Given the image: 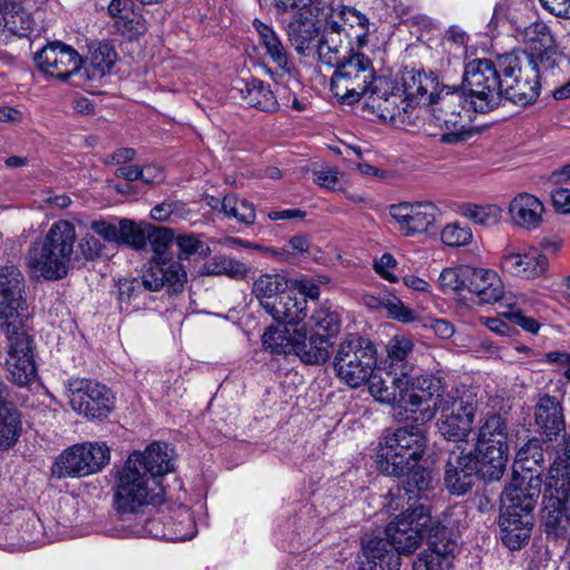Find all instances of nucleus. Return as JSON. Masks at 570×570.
Segmentation results:
<instances>
[{"instance_id": "obj_14", "label": "nucleus", "mask_w": 570, "mask_h": 570, "mask_svg": "<svg viewBox=\"0 0 570 570\" xmlns=\"http://www.w3.org/2000/svg\"><path fill=\"white\" fill-rule=\"evenodd\" d=\"M69 392L72 410L87 419H106L115 407L111 390L96 381L75 379L69 382Z\"/></svg>"}, {"instance_id": "obj_48", "label": "nucleus", "mask_w": 570, "mask_h": 570, "mask_svg": "<svg viewBox=\"0 0 570 570\" xmlns=\"http://www.w3.org/2000/svg\"><path fill=\"white\" fill-rule=\"evenodd\" d=\"M248 272L249 268L244 263L224 255L212 257L202 267L203 275H226L234 279H245Z\"/></svg>"}, {"instance_id": "obj_12", "label": "nucleus", "mask_w": 570, "mask_h": 570, "mask_svg": "<svg viewBox=\"0 0 570 570\" xmlns=\"http://www.w3.org/2000/svg\"><path fill=\"white\" fill-rule=\"evenodd\" d=\"M110 451L104 442H85L65 450L51 469L53 476L82 478L95 474L109 463Z\"/></svg>"}, {"instance_id": "obj_6", "label": "nucleus", "mask_w": 570, "mask_h": 570, "mask_svg": "<svg viewBox=\"0 0 570 570\" xmlns=\"http://www.w3.org/2000/svg\"><path fill=\"white\" fill-rule=\"evenodd\" d=\"M501 59H473L465 65L463 85L471 96L475 111L487 114L497 109L502 102L503 76Z\"/></svg>"}, {"instance_id": "obj_47", "label": "nucleus", "mask_w": 570, "mask_h": 570, "mask_svg": "<svg viewBox=\"0 0 570 570\" xmlns=\"http://www.w3.org/2000/svg\"><path fill=\"white\" fill-rule=\"evenodd\" d=\"M549 488L554 491V494L549 498L542 514L548 534L557 532L564 515L567 519H570V500L566 499L563 493L559 492L556 487Z\"/></svg>"}, {"instance_id": "obj_46", "label": "nucleus", "mask_w": 570, "mask_h": 570, "mask_svg": "<svg viewBox=\"0 0 570 570\" xmlns=\"http://www.w3.org/2000/svg\"><path fill=\"white\" fill-rule=\"evenodd\" d=\"M543 461L542 442L539 439H531L517 452L513 470L520 473H539L541 476Z\"/></svg>"}, {"instance_id": "obj_49", "label": "nucleus", "mask_w": 570, "mask_h": 570, "mask_svg": "<svg viewBox=\"0 0 570 570\" xmlns=\"http://www.w3.org/2000/svg\"><path fill=\"white\" fill-rule=\"evenodd\" d=\"M132 7V0H111L108 7L109 14L115 19L117 32L128 38L138 33L139 22L130 18Z\"/></svg>"}, {"instance_id": "obj_56", "label": "nucleus", "mask_w": 570, "mask_h": 570, "mask_svg": "<svg viewBox=\"0 0 570 570\" xmlns=\"http://www.w3.org/2000/svg\"><path fill=\"white\" fill-rule=\"evenodd\" d=\"M104 247L100 240L92 234H85L78 243L79 253L75 252L73 254V264L82 265L97 259L101 255Z\"/></svg>"}, {"instance_id": "obj_50", "label": "nucleus", "mask_w": 570, "mask_h": 570, "mask_svg": "<svg viewBox=\"0 0 570 570\" xmlns=\"http://www.w3.org/2000/svg\"><path fill=\"white\" fill-rule=\"evenodd\" d=\"M223 214L226 217L235 218L238 223L247 226L253 225L256 219V210L254 204L234 194L225 196Z\"/></svg>"}, {"instance_id": "obj_33", "label": "nucleus", "mask_w": 570, "mask_h": 570, "mask_svg": "<svg viewBox=\"0 0 570 570\" xmlns=\"http://www.w3.org/2000/svg\"><path fill=\"white\" fill-rule=\"evenodd\" d=\"M509 448L494 445L478 446L473 452L478 475L489 481H498L505 471Z\"/></svg>"}, {"instance_id": "obj_9", "label": "nucleus", "mask_w": 570, "mask_h": 570, "mask_svg": "<svg viewBox=\"0 0 570 570\" xmlns=\"http://www.w3.org/2000/svg\"><path fill=\"white\" fill-rule=\"evenodd\" d=\"M154 238L156 257H154L141 272L142 287L150 292H157L164 287L173 292H180L187 281L184 266L173 259L163 257L167 243L173 239V232L168 228H157L149 235Z\"/></svg>"}, {"instance_id": "obj_27", "label": "nucleus", "mask_w": 570, "mask_h": 570, "mask_svg": "<svg viewBox=\"0 0 570 570\" xmlns=\"http://www.w3.org/2000/svg\"><path fill=\"white\" fill-rule=\"evenodd\" d=\"M534 423L549 440L557 438L566 428L561 402L549 394L540 396L534 406Z\"/></svg>"}, {"instance_id": "obj_4", "label": "nucleus", "mask_w": 570, "mask_h": 570, "mask_svg": "<svg viewBox=\"0 0 570 570\" xmlns=\"http://www.w3.org/2000/svg\"><path fill=\"white\" fill-rule=\"evenodd\" d=\"M422 423L384 432L376 450V464L385 475L402 478L425 453L428 440Z\"/></svg>"}, {"instance_id": "obj_37", "label": "nucleus", "mask_w": 570, "mask_h": 570, "mask_svg": "<svg viewBox=\"0 0 570 570\" xmlns=\"http://www.w3.org/2000/svg\"><path fill=\"white\" fill-rule=\"evenodd\" d=\"M267 314L279 323L298 324L306 317V301L303 295H296L294 289H287Z\"/></svg>"}, {"instance_id": "obj_45", "label": "nucleus", "mask_w": 570, "mask_h": 570, "mask_svg": "<svg viewBox=\"0 0 570 570\" xmlns=\"http://www.w3.org/2000/svg\"><path fill=\"white\" fill-rule=\"evenodd\" d=\"M508 435L507 421L501 415L493 414L487 417L480 426L476 445L480 448L487 445L509 448Z\"/></svg>"}, {"instance_id": "obj_15", "label": "nucleus", "mask_w": 570, "mask_h": 570, "mask_svg": "<svg viewBox=\"0 0 570 570\" xmlns=\"http://www.w3.org/2000/svg\"><path fill=\"white\" fill-rule=\"evenodd\" d=\"M23 275L14 265L0 271V327H24L26 302L22 298Z\"/></svg>"}, {"instance_id": "obj_32", "label": "nucleus", "mask_w": 570, "mask_h": 570, "mask_svg": "<svg viewBox=\"0 0 570 570\" xmlns=\"http://www.w3.org/2000/svg\"><path fill=\"white\" fill-rule=\"evenodd\" d=\"M543 212L542 203L527 193L515 196L509 206L513 224L525 229H537L542 223Z\"/></svg>"}, {"instance_id": "obj_8", "label": "nucleus", "mask_w": 570, "mask_h": 570, "mask_svg": "<svg viewBox=\"0 0 570 570\" xmlns=\"http://www.w3.org/2000/svg\"><path fill=\"white\" fill-rule=\"evenodd\" d=\"M503 76L502 99L519 106H528L537 101L541 82L538 63L531 58L507 55L501 59Z\"/></svg>"}, {"instance_id": "obj_11", "label": "nucleus", "mask_w": 570, "mask_h": 570, "mask_svg": "<svg viewBox=\"0 0 570 570\" xmlns=\"http://www.w3.org/2000/svg\"><path fill=\"white\" fill-rule=\"evenodd\" d=\"M476 407V395L470 390H455L446 394L439 406L441 413L438 423L440 433L450 441L465 440L472 431Z\"/></svg>"}, {"instance_id": "obj_34", "label": "nucleus", "mask_w": 570, "mask_h": 570, "mask_svg": "<svg viewBox=\"0 0 570 570\" xmlns=\"http://www.w3.org/2000/svg\"><path fill=\"white\" fill-rule=\"evenodd\" d=\"M332 343L325 335L316 333L307 337L306 331L299 328L296 333L294 354L306 364L325 363L331 355Z\"/></svg>"}, {"instance_id": "obj_7", "label": "nucleus", "mask_w": 570, "mask_h": 570, "mask_svg": "<svg viewBox=\"0 0 570 570\" xmlns=\"http://www.w3.org/2000/svg\"><path fill=\"white\" fill-rule=\"evenodd\" d=\"M337 377L351 387L367 382L376 366V350L370 340L348 334L338 345L334 362Z\"/></svg>"}, {"instance_id": "obj_16", "label": "nucleus", "mask_w": 570, "mask_h": 570, "mask_svg": "<svg viewBox=\"0 0 570 570\" xmlns=\"http://www.w3.org/2000/svg\"><path fill=\"white\" fill-rule=\"evenodd\" d=\"M24 327H0L9 342L8 357L6 360L9 379L19 386H27L37 377V368L32 353V341L24 332Z\"/></svg>"}, {"instance_id": "obj_61", "label": "nucleus", "mask_w": 570, "mask_h": 570, "mask_svg": "<svg viewBox=\"0 0 570 570\" xmlns=\"http://www.w3.org/2000/svg\"><path fill=\"white\" fill-rule=\"evenodd\" d=\"M528 57V55H525ZM561 52L558 50L557 43H552L550 47H544L543 50H539L529 58H531L535 63H538V71L542 70H551L559 65L561 59Z\"/></svg>"}, {"instance_id": "obj_39", "label": "nucleus", "mask_w": 570, "mask_h": 570, "mask_svg": "<svg viewBox=\"0 0 570 570\" xmlns=\"http://www.w3.org/2000/svg\"><path fill=\"white\" fill-rule=\"evenodd\" d=\"M287 289L288 281L285 276L281 274H263L254 281L252 294L267 313Z\"/></svg>"}, {"instance_id": "obj_21", "label": "nucleus", "mask_w": 570, "mask_h": 570, "mask_svg": "<svg viewBox=\"0 0 570 570\" xmlns=\"http://www.w3.org/2000/svg\"><path fill=\"white\" fill-rule=\"evenodd\" d=\"M367 105L381 119L393 124H404L412 110L401 89L382 91L376 83L367 97Z\"/></svg>"}, {"instance_id": "obj_28", "label": "nucleus", "mask_w": 570, "mask_h": 570, "mask_svg": "<svg viewBox=\"0 0 570 570\" xmlns=\"http://www.w3.org/2000/svg\"><path fill=\"white\" fill-rule=\"evenodd\" d=\"M499 524L504 546L510 550H518L523 547L530 538L533 525V514L501 510Z\"/></svg>"}, {"instance_id": "obj_43", "label": "nucleus", "mask_w": 570, "mask_h": 570, "mask_svg": "<svg viewBox=\"0 0 570 570\" xmlns=\"http://www.w3.org/2000/svg\"><path fill=\"white\" fill-rule=\"evenodd\" d=\"M298 330L287 326H269L262 336L264 348L272 354H294Z\"/></svg>"}, {"instance_id": "obj_1", "label": "nucleus", "mask_w": 570, "mask_h": 570, "mask_svg": "<svg viewBox=\"0 0 570 570\" xmlns=\"http://www.w3.org/2000/svg\"><path fill=\"white\" fill-rule=\"evenodd\" d=\"M385 538L362 539V556L355 570H400V554L413 553L428 538L429 548L413 563V570H449L459 544L451 530L439 524L429 507L420 504L406 510L384 531Z\"/></svg>"}, {"instance_id": "obj_52", "label": "nucleus", "mask_w": 570, "mask_h": 570, "mask_svg": "<svg viewBox=\"0 0 570 570\" xmlns=\"http://www.w3.org/2000/svg\"><path fill=\"white\" fill-rule=\"evenodd\" d=\"M522 36L524 43L533 53L556 43L550 28L543 21L539 20L527 26Z\"/></svg>"}, {"instance_id": "obj_55", "label": "nucleus", "mask_w": 570, "mask_h": 570, "mask_svg": "<svg viewBox=\"0 0 570 570\" xmlns=\"http://www.w3.org/2000/svg\"><path fill=\"white\" fill-rule=\"evenodd\" d=\"M470 265H460L445 268L439 276V284L444 292H458L466 289Z\"/></svg>"}, {"instance_id": "obj_13", "label": "nucleus", "mask_w": 570, "mask_h": 570, "mask_svg": "<svg viewBox=\"0 0 570 570\" xmlns=\"http://www.w3.org/2000/svg\"><path fill=\"white\" fill-rule=\"evenodd\" d=\"M403 411L410 413L405 419L415 423L431 421L445 399L444 386L440 377L425 374L416 377L406 376Z\"/></svg>"}, {"instance_id": "obj_30", "label": "nucleus", "mask_w": 570, "mask_h": 570, "mask_svg": "<svg viewBox=\"0 0 570 570\" xmlns=\"http://www.w3.org/2000/svg\"><path fill=\"white\" fill-rule=\"evenodd\" d=\"M33 19L21 2L0 0V36L4 32L17 37H26L32 30Z\"/></svg>"}, {"instance_id": "obj_25", "label": "nucleus", "mask_w": 570, "mask_h": 570, "mask_svg": "<svg viewBox=\"0 0 570 570\" xmlns=\"http://www.w3.org/2000/svg\"><path fill=\"white\" fill-rule=\"evenodd\" d=\"M502 266L512 275L532 279L542 276L549 266L547 256L535 247L522 253H510L502 257Z\"/></svg>"}, {"instance_id": "obj_38", "label": "nucleus", "mask_w": 570, "mask_h": 570, "mask_svg": "<svg viewBox=\"0 0 570 570\" xmlns=\"http://www.w3.org/2000/svg\"><path fill=\"white\" fill-rule=\"evenodd\" d=\"M243 100L250 107L257 108L265 112H275L279 108L276 94L272 90L269 83L263 80L252 78L244 82L239 88Z\"/></svg>"}, {"instance_id": "obj_24", "label": "nucleus", "mask_w": 570, "mask_h": 570, "mask_svg": "<svg viewBox=\"0 0 570 570\" xmlns=\"http://www.w3.org/2000/svg\"><path fill=\"white\" fill-rule=\"evenodd\" d=\"M406 384V377L386 370L385 377L372 374L368 391L379 402L393 406L395 416H401Z\"/></svg>"}, {"instance_id": "obj_3", "label": "nucleus", "mask_w": 570, "mask_h": 570, "mask_svg": "<svg viewBox=\"0 0 570 570\" xmlns=\"http://www.w3.org/2000/svg\"><path fill=\"white\" fill-rule=\"evenodd\" d=\"M76 228L69 220H58L28 252V266L48 281L63 278L73 264Z\"/></svg>"}, {"instance_id": "obj_17", "label": "nucleus", "mask_w": 570, "mask_h": 570, "mask_svg": "<svg viewBox=\"0 0 570 570\" xmlns=\"http://www.w3.org/2000/svg\"><path fill=\"white\" fill-rule=\"evenodd\" d=\"M35 62L45 75L66 81L80 71L83 60L71 46L55 41L35 55Z\"/></svg>"}, {"instance_id": "obj_44", "label": "nucleus", "mask_w": 570, "mask_h": 570, "mask_svg": "<svg viewBox=\"0 0 570 570\" xmlns=\"http://www.w3.org/2000/svg\"><path fill=\"white\" fill-rule=\"evenodd\" d=\"M254 26L271 60L283 70H288V53L275 30L259 21H255Z\"/></svg>"}, {"instance_id": "obj_10", "label": "nucleus", "mask_w": 570, "mask_h": 570, "mask_svg": "<svg viewBox=\"0 0 570 570\" xmlns=\"http://www.w3.org/2000/svg\"><path fill=\"white\" fill-rule=\"evenodd\" d=\"M334 66L336 70L331 79V90L343 102L358 101L371 92V86L376 82L372 61L364 53H352Z\"/></svg>"}, {"instance_id": "obj_58", "label": "nucleus", "mask_w": 570, "mask_h": 570, "mask_svg": "<svg viewBox=\"0 0 570 570\" xmlns=\"http://www.w3.org/2000/svg\"><path fill=\"white\" fill-rule=\"evenodd\" d=\"M142 287L137 278H121L116 283V297L120 311L127 309L130 302L136 298Z\"/></svg>"}, {"instance_id": "obj_29", "label": "nucleus", "mask_w": 570, "mask_h": 570, "mask_svg": "<svg viewBox=\"0 0 570 570\" xmlns=\"http://www.w3.org/2000/svg\"><path fill=\"white\" fill-rule=\"evenodd\" d=\"M327 16L341 24L345 38H354L358 47H363L370 33L368 18L353 7L340 6L332 8Z\"/></svg>"}, {"instance_id": "obj_20", "label": "nucleus", "mask_w": 570, "mask_h": 570, "mask_svg": "<svg viewBox=\"0 0 570 570\" xmlns=\"http://www.w3.org/2000/svg\"><path fill=\"white\" fill-rule=\"evenodd\" d=\"M90 229L109 243L128 245L137 250L144 249L149 235L146 230L130 219L92 220Z\"/></svg>"}, {"instance_id": "obj_59", "label": "nucleus", "mask_w": 570, "mask_h": 570, "mask_svg": "<svg viewBox=\"0 0 570 570\" xmlns=\"http://www.w3.org/2000/svg\"><path fill=\"white\" fill-rule=\"evenodd\" d=\"M184 213H186L185 204L180 202H164L150 210V216L158 222H175L181 218Z\"/></svg>"}, {"instance_id": "obj_42", "label": "nucleus", "mask_w": 570, "mask_h": 570, "mask_svg": "<svg viewBox=\"0 0 570 570\" xmlns=\"http://www.w3.org/2000/svg\"><path fill=\"white\" fill-rule=\"evenodd\" d=\"M547 485L570 494V431L564 434L562 450L550 466Z\"/></svg>"}, {"instance_id": "obj_35", "label": "nucleus", "mask_w": 570, "mask_h": 570, "mask_svg": "<svg viewBox=\"0 0 570 570\" xmlns=\"http://www.w3.org/2000/svg\"><path fill=\"white\" fill-rule=\"evenodd\" d=\"M414 343L405 335H394L386 344V370L403 377L411 375L414 366L411 362Z\"/></svg>"}, {"instance_id": "obj_41", "label": "nucleus", "mask_w": 570, "mask_h": 570, "mask_svg": "<svg viewBox=\"0 0 570 570\" xmlns=\"http://www.w3.org/2000/svg\"><path fill=\"white\" fill-rule=\"evenodd\" d=\"M403 476L405 479L402 481V488L397 490V497L406 498L407 502L425 497L432 489V473L423 466L415 464Z\"/></svg>"}, {"instance_id": "obj_63", "label": "nucleus", "mask_w": 570, "mask_h": 570, "mask_svg": "<svg viewBox=\"0 0 570 570\" xmlns=\"http://www.w3.org/2000/svg\"><path fill=\"white\" fill-rule=\"evenodd\" d=\"M385 308L389 311L390 315L403 323H410L415 320L414 312L406 307L401 301L399 299H387L385 304Z\"/></svg>"}, {"instance_id": "obj_51", "label": "nucleus", "mask_w": 570, "mask_h": 570, "mask_svg": "<svg viewBox=\"0 0 570 570\" xmlns=\"http://www.w3.org/2000/svg\"><path fill=\"white\" fill-rule=\"evenodd\" d=\"M311 321L317 333H325L328 340L336 336L341 331V316L331 306L322 305L312 314Z\"/></svg>"}, {"instance_id": "obj_18", "label": "nucleus", "mask_w": 570, "mask_h": 570, "mask_svg": "<svg viewBox=\"0 0 570 570\" xmlns=\"http://www.w3.org/2000/svg\"><path fill=\"white\" fill-rule=\"evenodd\" d=\"M542 479L539 473L513 470L512 480L501 497L503 511L532 513L540 497Z\"/></svg>"}, {"instance_id": "obj_5", "label": "nucleus", "mask_w": 570, "mask_h": 570, "mask_svg": "<svg viewBox=\"0 0 570 570\" xmlns=\"http://www.w3.org/2000/svg\"><path fill=\"white\" fill-rule=\"evenodd\" d=\"M474 112L471 96L464 90H446L438 95L431 114L434 124L444 130L440 141L449 145L466 141L472 136L468 125Z\"/></svg>"}, {"instance_id": "obj_23", "label": "nucleus", "mask_w": 570, "mask_h": 570, "mask_svg": "<svg viewBox=\"0 0 570 570\" xmlns=\"http://www.w3.org/2000/svg\"><path fill=\"white\" fill-rule=\"evenodd\" d=\"M286 32L288 41L298 55L311 57L317 51L320 28L311 17V13H295L287 23Z\"/></svg>"}, {"instance_id": "obj_62", "label": "nucleus", "mask_w": 570, "mask_h": 570, "mask_svg": "<svg viewBox=\"0 0 570 570\" xmlns=\"http://www.w3.org/2000/svg\"><path fill=\"white\" fill-rule=\"evenodd\" d=\"M160 521L156 518L150 519L146 523V531L155 537L161 538L170 541H185L187 539L193 538V533L180 532V531H169L167 529L159 530Z\"/></svg>"}, {"instance_id": "obj_26", "label": "nucleus", "mask_w": 570, "mask_h": 570, "mask_svg": "<svg viewBox=\"0 0 570 570\" xmlns=\"http://www.w3.org/2000/svg\"><path fill=\"white\" fill-rule=\"evenodd\" d=\"M466 291L481 303L493 304L503 297L504 286L497 272L470 265Z\"/></svg>"}, {"instance_id": "obj_19", "label": "nucleus", "mask_w": 570, "mask_h": 570, "mask_svg": "<svg viewBox=\"0 0 570 570\" xmlns=\"http://www.w3.org/2000/svg\"><path fill=\"white\" fill-rule=\"evenodd\" d=\"M439 208L430 203H400L390 206V215L405 236L425 233L434 225Z\"/></svg>"}, {"instance_id": "obj_36", "label": "nucleus", "mask_w": 570, "mask_h": 570, "mask_svg": "<svg viewBox=\"0 0 570 570\" xmlns=\"http://www.w3.org/2000/svg\"><path fill=\"white\" fill-rule=\"evenodd\" d=\"M403 88L406 101L411 102V108L421 105H431L434 101L433 90L435 89L434 79L421 71H410L403 77Z\"/></svg>"}, {"instance_id": "obj_2", "label": "nucleus", "mask_w": 570, "mask_h": 570, "mask_svg": "<svg viewBox=\"0 0 570 570\" xmlns=\"http://www.w3.org/2000/svg\"><path fill=\"white\" fill-rule=\"evenodd\" d=\"M173 470L166 444L155 442L144 452L131 453L117 473L114 508L118 513H136L145 505L164 500V489L157 481Z\"/></svg>"}, {"instance_id": "obj_53", "label": "nucleus", "mask_w": 570, "mask_h": 570, "mask_svg": "<svg viewBox=\"0 0 570 570\" xmlns=\"http://www.w3.org/2000/svg\"><path fill=\"white\" fill-rule=\"evenodd\" d=\"M460 213L474 224L485 227L495 225L501 217V209L497 205L464 204Z\"/></svg>"}, {"instance_id": "obj_57", "label": "nucleus", "mask_w": 570, "mask_h": 570, "mask_svg": "<svg viewBox=\"0 0 570 570\" xmlns=\"http://www.w3.org/2000/svg\"><path fill=\"white\" fill-rule=\"evenodd\" d=\"M441 239L446 246H465L472 240V232L469 226L460 223L448 224L441 232Z\"/></svg>"}, {"instance_id": "obj_40", "label": "nucleus", "mask_w": 570, "mask_h": 570, "mask_svg": "<svg viewBox=\"0 0 570 570\" xmlns=\"http://www.w3.org/2000/svg\"><path fill=\"white\" fill-rule=\"evenodd\" d=\"M23 431L22 415L12 404L0 405V451L16 446Z\"/></svg>"}, {"instance_id": "obj_60", "label": "nucleus", "mask_w": 570, "mask_h": 570, "mask_svg": "<svg viewBox=\"0 0 570 570\" xmlns=\"http://www.w3.org/2000/svg\"><path fill=\"white\" fill-rule=\"evenodd\" d=\"M175 243L181 253L179 259L188 258L193 254L206 256L209 253V247L193 234L178 235Z\"/></svg>"}, {"instance_id": "obj_64", "label": "nucleus", "mask_w": 570, "mask_h": 570, "mask_svg": "<svg viewBox=\"0 0 570 570\" xmlns=\"http://www.w3.org/2000/svg\"><path fill=\"white\" fill-rule=\"evenodd\" d=\"M312 2V0H274V6L278 13H311L308 8L311 7Z\"/></svg>"}, {"instance_id": "obj_54", "label": "nucleus", "mask_w": 570, "mask_h": 570, "mask_svg": "<svg viewBox=\"0 0 570 570\" xmlns=\"http://www.w3.org/2000/svg\"><path fill=\"white\" fill-rule=\"evenodd\" d=\"M91 65L95 70L104 76L109 72L117 60V52L114 46L107 41L98 42L91 48Z\"/></svg>"}, {"instance_id": "obj_31", "label": "nucleus", "mask_w": 570, "mask_h": 570, "mask_svg": "<svg viewBox=\"0 0 570 570\" xmlns=\"http://www.w3.org/2000/svg\"><path fill=\"white\" fill-rule=\"evenodd\" d=\"M340 28L341 24H337L335 20L326 14L323 31L322 33L320 32L316 51L320 61L325 65L334 66L343 60L340 55L348 38L344 37V32Z\"/></svg>"}, {"instance_id": "obj_22", "label": "nucleus", "mask_w": 570, "mask_h": 570, "mask_svg": "<svg viewBox=\"0 0 570 570\" xmlns=\"http://www.w3.org/2000/svg\"><path fill=\"white\" fill-rule=\"evenodd\" d=\"M476 462L473 452L463 453L452 451L449 454L444 482L454 494H463L473 485L478 475Z\"/></svg>"}]
</instances>
